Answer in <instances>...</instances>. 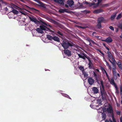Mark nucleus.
<instances>
[{"label":"nucleus","mask_w":122,"mask_h":122,"mask_svg":"<svg viewBox=\"0 0 122 122\" xmlns=\"http://www.w3.org/2000/svg\"><path fill=\"white\" fill-rule=\"evenodd\" d=\"M41 24V25L40 26V28H39V33L42 34L45 32L46 33L50 34H52L54 33V31L53 30L47 28L44 25H45L46 26H48L51 27L52 29V26L49 25V24L46 23L41 18L39 17V25Z\"/></svg>","instance_id":"nucleus-1"},{"label":"nucleus","mask_w":122,"mask_h":122,"mask_svg":"<svg viewBox=\"0 0 122 122\" xmlns=\"http://www.w3.org/2000/svg\"><path fill=\"white\" fill-rule=\"evenodd\" d=\"M73 43L71 41L67 40H64L61 43V45L65 49H68L69 47L73 46Z\"/></svg>","instance_id":"nucleus-2"},{"label":"nucleus","mask_w":122,"mask_h":122,"mask_svg":"<svg viewBox=\"0 0 122 122\" xmlns=\"http://www.w3.org/2000/svg\"><path fill=\"white\" fill-rule=\"evenodd\" d=\"M100 93L102 99L105 100L106 99V96L107 95L106 92L105 90H101V89Z\"/></svg>","instance_id":"nucleus-3"},{"label":"nucleus","mask_w":122,"mask_h":122,"mask_svg":"<svg viewBox=\"0 0 122 122\" xmlns=\"http://www.w3.org/2000/svg\"><path fill=\"white\" fill-rule=\"evenodd\" d=\"M107 54L108 55L107 58L109 59V61H110V60H112V61H115V59L113 57L112 55L111 52L110 51L107 52Z\"/></svg>","instance_id":"nucleus-4"},{"label":"nucleus","mask_w":122,"mask_h":122,"mask_svg":"<svg viewBox=\"0 0 122 122\" xmlns=\"http://www.w3.org/2000/svg\"><path fill=\"white\" fill-rule=\"evenodd\" d=\"M107 21V20L105 19L103 17H100L98 18L97 20V22H98L101 23H106Z\"/></svg>","instance_id":"nucleus-5"},{"label":"nucleus","mask_w":122,"mask_h":122,"mask_svg":"<svg viewBox=\"0 0 122 122\" xmlns=\"http://www.w3.org/2000/svg\"><path fill=\"white\" fill-rule=\"evenodd\" d=\"M32 33L34 36H37L38 32V28H37L36 29H34L31 30Z\"/></svg>","instance_id":"nucleus-6"},{"label":"nucleus","mask_w":122,"mask_h":122,"mask_svg":"<svg viewBox=\"0 0 122 122\" xmlns=\"http://www.w3.org/2000/svg\"><path fill=\"white\" fill-rule=\"evenodd\" d=\"M107 111L108 113L112 114V115L113 114L112 107L110 105H109L108 107L107 108Z\"/></svg>","instance_id":"nucleus-7"},{"label":"nucleus","mask_w":122,"mask_h":122,"mask_svg":"<svg viewBox=\"0 0 122 122\" xmlns=\"http://www.w3.org/2000/svg\"><path fill=\"white\" fill-rule=\"evenodd\" d=\"M64 52L66 55L68 56H71V51L68 49H65Z\"/></svg>","instance_id":"nucleus-8"},{"label":"nucleus","mask_w":122,"mask_h":122,"mask_svg":"<svg viewBox=\"0 0 122 122\" xmlns=\"http://www.w3.org/2000/svg\"><path fill=\"white\" fill-rule=\"evenodd\" d=\"M88 81L89 84L92 85L94 83V81L92 78L90 77L88 79Z\"/></svg>","instance_id":"nucleus-9"},{"label":"nucleus","mask_w":122,"mask_h":122,"mask_svg":"<svg viewBox=\"0 0 122 122\" xmlns=\"http://www.w3.org/2000/svg\"><path fill=\"white\" fill-rule=\"evenodd\" d=\"M29 18L30 21L34 22L36 24H38V21L37 20L36 18H34L33 17L30 16L29 17Z\"/></svg>","instance_id":"nucleus-10"},{"label":"nucleus","mask_w":122,"mask_h":122,"mask_svg":"<svg viewBox=\"0 0 122 122\" xmlns=\"http://www.w3.org/2000/svg\"><path fill=\"white\" fill-rule=\"evenodd\" d=\"M102 41H104L107 43H111L112 41V38L110 37L107 38L105 40H102Z\"/></svg>","instance_id":"nucleus-11"},{"label":"nucleus","mask_w":122,"mask_h":122,"mask_svg":"<svg viewBox=\"0 0 122 122\" xmlns=\"http://www.w3.org/2000/svg\"><path fill=\"white\" fill-rule=\"evenodd\" d=\"M68 10L66 9H61L59 10L58 11L60 13H62L66 12L67 13H69L70 11H67Z\"/></svg>","instance_id":"nucleus-12"},{"label":"nucleus","mask_w":122,"mask_h":122,"mask_svg":"<svg viewBox=\"0 0 122 122\" xmlns=\"http://www.w3.org/2000/svg\"><path fill=\"white\" fill-rule=\"evenodd\" d=\"M109 81L111 84L114 86V87L117 86V84L115 83L114 79L113 78H112Z\"/></svg>","instance_id":"nucleus-13"},{"label":"nucleus","mask_w":122,"mask_h":122,"mask_svg":"<svg viewBox=\"0 0 122 122\" xmlns=\"http://www.w3.org/2000/svg\"><path fill=\"white\" fill-rule=\"evenodd\" d=\"M92 90L94 94H97L99 90L96 87H93Z\"/></svg>","instance_id":"nucleus-14"},{"label":"nucleus","mask_w":122,"mask_h":122,"mask_svg":"<svg viewBox=\"0 0 122 122\" xmlns=\"http://www.w3.org/2000/svg\"><path fill=\"white\" fill-rule=\"evenodd\" d=\"M73 1L72 0H68L67 1V3L68 4L69 6L71 7V6L73 5L74 4Z\"/></svg>","instance_id":"nucleus-15"},{"label":"nucleus","mask_w":122,"mask_h":122,"mask_svg":"<svg viewBox=\"0 0 122 122\" xmlns=\"http://www.w3.org/2000/svg\"><path fill=\"white\" fill-rule=\"evenodd\" d=\"M39 7L45 8V6L44 4L39 0Z\"/></svg>","instance_id":"nucleus-16"},{"label":"nucleus","mask_w":122,"mask_h":122,"mask_svg":"<svg viewBox=\"0 0 122 122\" xmlns=\"http://www.w3.org/2000/svg\"><path fill=\"white\" fill-rule=\"evenodd\" d=\"M103 10L101 9L96 10L94 11V13H98L103 12Z\"/></svg>","instance_id":"nucleus-17"},{"label":"nucleus","mask_w":122,"mask_h":122,"mask_svg":"<svg viewBox=\"0 0 122 122\" xmlns=\"http://www.w3.org/2000/svg\"><path fill=\"white\" fill-rule=\"evenodd\" d=\"M86 40L89 41V42H92L93 44L96 45V43L94 42L93 40L91 39L89 37H87Z\"/></svg>","instance_id":"nucleus-18"},{"label":"nucleus","mask_w":122,"mask_h":122,"mask_svg":"<svg viewBox=\"0 0 122 122\" xmlns=\"http://www.w3.org/2000/svg\"><path fill=\"white\" fill-rule=\"evenodd\" d=\"M97 24L96 25V27L97 29H100L102 27L101 23L98 22H97Z\"/></svg>","instance_id":"nucleus-19"},{"label":"nucleus","mask_w":122,"mask_h":122,"mask_svg":"<svg viewBox=\"0 0 122 122\" xmlns=\"http://www.w3.org/2000/svg\"><path fill=\"white\" fill-rule=\"evenodd\" d=\"M117 13H115L113 14L111 16L110 19L112 20H114L116 16Z\"/></svg>","instance_id":"nucleus-20"},{"label":"nucleus","mask_w":122,"mask_h":122,"mask_svg":"<svg viewBox=\"0 0 122 122\" xmlns=\"http://www.w3.org/2000/svg\"><path fill=\"white\" fill-rule=\"evenodd\" d=\"M117 65H118L119 68L121 70H122V65L121 62L119 61H117Z\"/></svg>","instance_id":"nucleus-21"},{"label":"nucleus","mask_w":122,"mask_h":122,"mask_svg":"<svg viewBox=\"0 0 122 122\" xmlns=\"http://www.w3.org/2000/svg\"><path fill=\"white\" fill-rule=\"evenodd\" d=\"M16 7H17V8H18H18H17L16 9L18 10H20V12L22 14H24V15H25V13L22 10V9H21V8L17 6H16Z\"/></svg>","instance_id":"nucleus-22"},{"label":"nucleus","mask_w":122,"mask_h":122,"mask_svg":"<svg viewBox=\"0 0 122 122\" xmlns=\"http://www.w3.org/2000/svg\"><path fill=\"white\" fill-rule=\"evenodd\" d=\"M5 4V5H7V3L4 1L2 0H0V10L2 9L1 8V4Z\"/></svg>","instance_id":"nucleus-23"},{"label":"nucleus","mask_w":122,"mask_h":122,"mask_svg":"<svg viewBox=\"0 0 122 122\" xmlns=\"http://www.w3.org/2000/svg\"><path fill=\"white\" fill-rule=\"evenodd\" d=\"M53 40L57 42H59L60 41L59 39V38L56 36H53Z\"/></svg>","instance_id":"nucleus-24"},{"label":"nucleus","mask_w":122,"mask_h":122,"mask_svg":"<svg viewBox=\"0 0 122 122\" xmlns=\"http://www.w3.org/2000/svg\"><path fill=\"white\" fill-rule=\"evenodd\" d=\"M57 3L61 5H63L64 4L63 0H58Z\"/></svg>","instance_id":"nucleus-25"},{"label":"nucleus","mask_w":122,"mask_h":122,"mask_svg":"<svg viewBox=\"0 0 122 122\" xmlns=\"http://www.w3.org/2000/svg\"><path fill=\"white\" fill-rule=\"evenodd\" d=\"M102 120H105L106 118V115L105 113H102Z\"/></svg>","instance_id":"nucleus-26"},{"label":"nucleus","mask_w":122,"mask_h":122,"mask_svg":"<svg viewBox=\"0 0 122 122\" xmlns=\"http://www.w3.org/2000/svg\"><path fill=\"white\" fill-rule=\"evenodd\" d=\"M102 89V90H104V87L103 85V81L102 80H101L100 81Z\"/></svg>","instance_id":"nucleus-27"},{"label":"nucleus","mask_w":122,"mask_h":122,"mask_svg":"<svg viewBox=\"0 0 122 122\" xmlns=\"http://www.w3.org/2000/svg\"><path fill=\"white\" fill-rule=\"evenodd\" d=\"M59 35H60L62 36H63V34L61 32V31L59 30H58L56 32Z\"/></svg>","instance_id":"nucleus-28"},{"label":"nucleus","mask_w":122,"mask_h":122,"mask_svg":"<svg viewBox=\"0 0 122 122\" xmlns=\"http://www.w3.org/2000/svg\"><path fill=\"white\" fill-rule=\"evenodd\" d=\"M110 62L112 64V65L114 66H116L115 63L116 62V61L115 59V61H112L111 60H110Z\"/></svg>","instance_id":"nucleus-29"},{"label":"nucleus","mask_w":122,"mask_h":122,"mask_svg":"<svg viewBox=\"0 0 122 122\" xmlns=\"http://www.w3.org/2000/svg\"><path fill=\"white\" fill-rule=\"evenodd\" d=\"M101 7H103L105 6L108 7L109 6L108 4H101L100 5Z\"/></svg>","instance_id":"nucleus-30"},{"label":"nucleus","mask_w":122,"mask_h":122,"mask_svg":"<svg viewBox=\"0 0 122 122\" xmlns=\"http://www.w3.org/2000/svg\"><path fill=\"white\" fill-rule=\"evenodd\" d=\"M101 69L102 71L103 74H104L105 73H107L106 70L102 67H101Z\"/></svg>","instance_id":"nucleus-31"},{"label":"nucleus","mask_w":122,"mask_h":122,"mask_svg":"<svg viewBox=\"0 0 122 122\" xmlns=\"http://www.w3.org/2000/svg\"><path fill=\"white\" fill-rule=\"evenodd\" d=\"M11 12L15 14H17L18 13V12L16 10L13 9Z\"/></svg>","instance_id":"nucleus-32"},{"label":"nucleus","mask_w":122,"mask_h":122,"mask_svg":"<svg viewBox=\"0 0 122 122\" xmlns=\"http://www.w3.org/2000/svg\"><path fill=\"white\" fill-rule=\"evenodd\" d=\"M47 37L48 39L51 40L53 39V37H52L50 35H47Z\"/></svg>","instance_id":"nucleus-33"},{"label":"nucleus","mask_w":122,"mask_h":122,"mask_svg":"<svg viewBox=\"0 0 122 122\" xmlns=\"http://www.w3.org/2000/svg\"><path fill=\"white\" fill-rule=\"evenodd\" d=\"M122 17V14H119L116 17V19L118 20Z\"/></svg>","instance_id":"nucleus-34"},{"label":"nucleus","mask_w":122,"mask_h":122,"mask_svg":"<svg viewBox=\"0 0 122 122\" xmlns=\"http://www.w3.org/2000/svg\"><path fill=\"white\" fill-rule=\"evenodd\" d=\"M62 95L66 97H67L68 98H69L70 99H71V98L70 97L67 95L65 94H63Z\"/></svg>","instance_id":"nucleus-35"},{"label":"nucleus","mask_w":122,"mask_h":122,"mask_svg":"<svg viewBox=\"0 0 122 122\" xmlns=\"http://www.w3.org/2000/svg\"><path fill=\"white\" fill-rule=\"evenodd\" d=\"M82 12L85 13L86 14L89 13H90V11L86 10H85L82 11Z\"/></svg>","instance_id":"nucleus-36"},{"label":"nucleus","mask_w":122,"mask_h":122,"mask_svg":"<svg viewBox=\"0 0 122 122\" xmlns=\"http://www.w3.org/2000/svg\"><path fill=\"white\" fill-rule=\"evenodd\" d=\"M83 74L84 76V77H86L88 76L87 74L85 72H83Z\"/></svg>","instance_id":"nucleus-37"},{"label":"nucleus","mask_w":122,"mask_h":122,"mask_svg":"<svg viewBox=\"0 0 122 122\" xmlns=\"http://www.w3.org/2000/svg\"><path fill=\"white\" fill-rule=\"evenodd\" d=\"M98 51L102 55V56L104 58H105L104 55V54L102 51L99 49H98Z\"/></svg>","instance_id":"nucleus-38"},{"label":"nucleus","mask_w":122,"mask_h":122,"mask_svg":"<svg viewBox=\"0 0 122 122\" xmlns=\"http://www.w3.org/2000/svg\"><path fill=\"white\" fill-rule=\"evenodd\" d=\"M78 27H79L80 28L82 29H84L85 28H86L88 27L87 26H78Z\"/></svg>","instance_id":"nucleus-39"},{"label":"nucleus","mask_w":122,"mask_h":122,"mask_svg":"<svg viewBox=\"0 0 122 122\" xmlns=\"http://www.w3.org/2000/svg\"><path fill=\"white\" fill-rule=\"evenodd\" d=\"M115 87L116 89V92L117 94L119 93V92L118 89V88L117 87V86Z\"/></svg>","instance_id":"nucleus-40"},{"label":"nucleus","mask_w":122,"mask_h":122,"mask_svg":"<svg viewBox=\"0 0 122 122\" xmlns=\"http://www.w3.org/2000/svg\"><path fill=\"white\" fill-rule=\"evenodd\" d=\"M112 118L114 122H116L115 119L114 117L113 114L112 115Z\"/></svg>","instance_id":"nucleus-41"},{"label":"nucleus","mask_w":122,"mask_h":122,"mask_svg":"<svg viewBox=\"0 0 122 122\" xmlns=\"http://www.w3.org/2000/svg\"><path fill=\"white\" fill-rule=\"evenodd\" d=\"M79 69L82 71H83L84 70V67L81 66H80V67H79Z\"/></svg>","instance_id":"nucleus-42"},{"label":"nucleus","mask_w":122,"mask_h":122,"mask_svg":"<svg viewBox=\"0 0 122 122\" xmlns=\"http://www.w3.org/2000/svg\"><path fill=\"white\" fill-rule=\"evenodd\" d=\"M120 95L122 96V86H121L120 87Z\"/></svg>","instance_id":"nucleus-43"},{"label":"nucleus","mask_w":122,"mask_h":122,"mask_svg":"<svg viewBox=\"0 0 122 122\" xmlns=\"http://www.w3.org/2000/svg\"><path fill=\"white\" fill-rule=\"evenodd\" d=\"M116 112L117 115H120L121 114V112L120 111H118V110H116Z\"/></svg>","instance_id":"nucleus-44"},{"label":"nucleus","mask_w":122,"mask_h":122,"mask_svg":"<svg viewBox=\"0 0 122 122\" xmlns=\"http://www.w3.org/2000/svg\"><path fill=\"white\" fill-rule=\"evenodd\" d=\"M39 15L41 17H44L45 16L43 14H42L41 13H39Z\"/></svg>","instance_id":"nucleus-45"},{"label":"nucleus","mask_w":122,"mask_h":122,"mask_svg":"<svg viewBox=\"0 0 122 122\" xmlns=\"http://www.w3.org/2000/svg\"><path fill=\"white\" fill-rule=\"evenodd\" d=\"M97 102L100 105H101L102 104V101L101 100L98 99L97 100Z\"/></svg>","instance_id":"nucleus-46"},{"label":"nucleus","mask_w":122,"mask_h":122,"mask_svg":"<svg viewBox=\"0 0 122 122\" xmlns=\"http://www.w3.org/2000/svg\"><path fill=\"white\" fill-rule=\"evenodd\" d=\"M109 28L111 30L113 31L114 30V27L112 26H110L109 27Z\"/></svg>","instance_id":"nucleus-47"},{"label":"nucleus","mask_w":122,"mask_h":122,"mask_svg":"<svg viewBox=\"0 0 122 122\" xmlns=\"http://www.w3.org/2000/svg\"><path fill=\"white\" fill-rule=\"evenodd\" d=\"M102 0H98V2L97 3V5H98L99 4L102 2Z\"/></svg>","instance_id":"nucleus-48"},{"label":"nucleus","mask_w":122,"mask_h":122,"mask_svg":"<svg viewBox=\"0 0 122 122\" xmlns=\"http://www.w3.org/2000/svg\"><path fill=\"white\" fill-rule=\"evenodd\" d=\"M112 69H113L112 72L116 71V66H113Z\"/></svg>","instance_id":"nucleus-49"},{"label":"nucleus","mask_w":122,"mask_h":122,"mask_svg":"<svg viewBox=\"0 0 122 122\" xmlns=\"http://www.w3.org/2000/svg\"><path fill=\"white\" fill-rule=\"evenodd\" d=\"M4 10H5L6 11H9L8 10L9 9L6 7L4 8Z\"/></svg>","instance_id":"nucleus-50"},{"label":"nucleus","mask_w":122,"mask_h":122,"mask_svg":"<svg viewBox=\"0 0 122 122\" xmlns=\"http://www.w3.org/2000/svg\"><path fill=\"white\" fill-rule=\"evenodd\" d=\"M88 65L89 66L88 67L89 69H92V64H88Z\"/></svg>","instance_id":"nucleus-51"},{"label":"nucleus","mask_w":122,"mask_h":122,"mask_svg":"<svg viewBox=\"0 0 122 122\" xmlns=\"http://www.w3.org/2000/svg\"><path fill=\"white\" fill-rule=\"evenodd\" d=\"M93 75H94V76L96 78H97V74H96V73L94 71H93Z\"/></svg>","instance_id":"nucleus-52"},{"label":"nucleus","mask_w":122,"mask_h":122,"mask_svg":"<svg viewBox=\"0 0 122 122\" xmlns=\"http://www.w3.org/2000/svg\"><path fill=\"white\" fill-rule=\"evenodd\" d=\"M31 9H32V10L34 11H38V10H36L33 8H31Z\"/></svg>","instance_id":"nucleus-53"},{"label":"nucleus","mask_w":122,"mask_h":122,"mask_svg":"<svg viewBox=\"0 0 122 122\" xmlns=\"http://www.w3.org/2000/svg\"><path fill=\"white\" fill-rule=\"evenodd\" d=\"M113 74L114 76H116L117 75L116 71L113 72Z\"/></svg>","instance_id":"nucleus-54"},{"label":"nucleus","mask_w":122,"mask_h":122,"mask_svg":"<svg viewBox=\"0 0 122 122\" xmlns=\"http://www.w3.org/2000/svg\"><path fill=\"white\" fill-rule=\"evenodd\" d=\"M105 61L106 63V65L108 67L109 66H110V65H109V64L108 63V62L107 61Z\"/></svg>","instance_id":"nucleus-55"},{"label":"nucleus","mask_w":122,"mask_h":122,"mask_svg":"<svg viewBox=\"0 0 122 122\" xmlns=\"http://www.w3.org/2000/svg\"><path fill=\"white\" fill-rule=\"evenodd\" d=\"M88 59V61H91V60H90V58L89 57H87L86 56H85Z\"/></svg>","instance_id":"nucleus-56"},{"label":"nucleus","mask_w":122,"mask_h":122,"mask_svg":"<svg viewBox=\"0 0 122 122\" xmlns=\"http://www.w3.org/2000/svg\"><path fill=\"white\" fill-rule=\"evenodd\" d=\"M88 59V61H91V60H90V58L89 57H87L86 56H85Z\"/></svg>","instance_id":"nucleus-57"},{"label":"nucleus","mask_w":122,"mask_h":122,"mask_svg":"<svg viewBox=\"0 0 122 122\" xmlns=\"http://www.w3.org/2000/svg\"><path fill=\"white\" fill-rule=\"evenodd\" d=\"M118 27L119 28H120L121 29L122 28V25H120Z\"/></svg>","instance_id":"nucleus-58"},{"label":"nucleus","mask_w":122,"mask_h":122,"mask_svg":"<svg viewBox=\"0 0 122 122\" xmlns=\"http://www.w3.org/2000/svg\"><path fill=\"white\" fill-rule=\"evenodd\" d=\"M78 56L79 58H81L82 56L81 55L79 54H78Z\"/></svg>","instance_id":"nucleus-59"},{"label":"nucleus","mask_w":122,"mask_h":122,"mask_svg":"<svg viewBox=\"0 0 122 122\" xmlns=\"http://www.w3.org/2000/svg\"><path fill=\"white\" fill-rule=\"evenodd\" d=\"M88 64H92V65H93L92 63V62L91 61V60L89 61V63H88Z\"/></svg>","instance_id":"nucleus-60"},{"label":"nucleus","mask_w":122,"mask_h":122,"mask_svg":"<svg viewBox=\"0 0 122 122\" xmlns=\"http://www.w3.org/2000/svg\"><path fill=\"white\" fill-rule=\"evenodd\" d=\"M106 74V75L107 76V78L109 79V76L108 74H107V73H105Z\"/></svg>","instance_id":"nucleus-61"},{"label":"nucleus","mask_w":122,"mask_h":122,"mask_svg":"<svg viewBox=\"0 0 122 122\" xmlns=\"http://www.w3.org/2000/svg\"><path fill=\"white\" fill-rule=\"evenodd\" d=\"M52 20L53 21V23H54L55 24H56L57 23V22L56 21H55L54 20Z\"/></svg>","instance_id":"nucleus-62"},{"label":"nucleus","mask_w":122,"mask_h":122,"mask_svg":"<svg viewBox=\"0 0 122 122\" xmlns=\"http://www.w3.org/2000/svg\"><path fill=\"white\" fill-rule=\"evenodd\" d=\"M105 48H106L107 49V50L108 51H109L110 50V49H109L108 48V47H107V46L106 47H105Z\"/></svg>","instance_id":"nucleus-63"},{"label":"nucleus","mask_w":122,"mask_h":122,"mask_svg":"<svg viewBox=\"0 0 122 122\" xmlns=\"http://www.w3.org/2000/svg\"><path fill=\"white\" fill-rule=\"evenodd\" d=\"M120 122H122V117H121L120 118Z\"/></svg>","instance_id":"nucleus-64"}]
</instances>
